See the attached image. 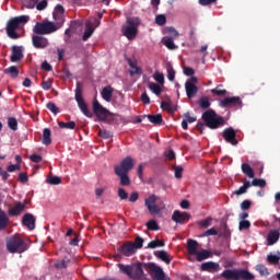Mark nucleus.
Instances as JSON below:
<instances>
[{"label":"nucleus","instance_id":"obj_61","mask_svg":"<svg viewBox=\"0 0 280 280\" xmlns=\"http://www.w3.org/2000/svg\"><path fill=\"white\" fill-rule=\"evenodd\" d=\"M175 178H183V166H173Z\"/></svg>","mask_w":280,"mask_h":280},{"label":"nucleus","instance_id":"obj_57","mask_svg":"<svg viewBox=\"0 0 280 280\" xmlns=\"http://www.w3.org/2000/svg\"><path fill=\"white\" fill-rule=\"evenodd\" d=\"M147 228L149 229V231H159V223H156L155 220H150L149 222H147Z\"/></svg>","mask_w":280,"mask_h":280},{"label":"nucleus","instance_id":"obj_3","mask_svg":"<svg viewBox=\"0 0 280 280\" xmlns=\"http://www.w3.org/2000/svg\"><path fill=\"white\" fill-rule=\"evenodd\" d=\"M221 277L225 280H255V275L246 269H225Z\"/></svg>","mask_w":280,"mask_h":280},{"label":"nucleus","instance_id":"obj_2","mask_svg":"<svg viewBox=\"0 0 280 280\" xmlns=\"http://www.w3.org/2000/svg\"><path fill=\"white\" fill-rule=\"evenodd\" d=\"M201 119L205 121V124L198 122L196 125V129L200 132V135H202L205 126L210 128V130H217V128H221V126H224V117L218 116V114L213 109L206 110L202 114Z\"/></svg>","mask_w":280,"mask_h":280},{"label":"nucleus","instance_id":"obj_42","mask_svg":"<svg viewBox=\"0 0 280 280\" xmlns=\"http://www.w3.org/2000/svg\"><path fill=\"white\" fill-rule=\"evenodd\" d=\"M200 108H203V110H207L211 106V102H209V97L203 96L198 102Z\"/></svg>","mask_w":280,"mask_h":280},{"label":"nucleus","instance_id":"obj_41","mask_svg":"<svg viewBox=\"0 0 280 280\" xmlns=\"http://www.w3.org/2000/svg\"><path fill=\"white\" fill-rule=\"evenodd\" d=\"M149 89L150 91H152V93H154V95L158 96L161 95V93H163V90L160 88V85L154 82L149 83Z\"/></svg>","mask_w":280,"mask_h":280},{"label":"nucleus","instance_id":"obj_64","mask_svg":"<svg viewBox=\"0 0 280 280\" xmlns=\"http://www.w3.org/2000/svg\"><path fill=\"white\" fill-rule=\"evenodd\" d=\"M30 161H32V163H40V161H43V156L34 153L30 155Z\"/></svg>","mask_w":280,"mask_h":280},{"label":"nucleus","instance_id":"obj_51","mask_svg":"<svg viewBox=\"0 0 280 280\" xmlns=\"http://www.w3.org/2000/svg\"><path fill=\"white\" fill-rule=\"evenodd\" d=\"M143 242H144L143 237L137 236L135 240V243H132L133 249L137 250L139 248H143Z\"/></svg>","mask_w":280,"mask_h":280},{"label":"nucleus","instance_id":"obj_45","mask_svg":"<svg viewBox=\"0 0 280 280\" xmlns=\"http://www.w3.org/2000/svg\"><path fill=\"white\" fill-rule=\"evenodd\" d=\"M163 43L167 49H176V44H174V39L172 37H164Z\"/></svg>","mask_w":280,"mask_h":280},{"label":"nucleus","instance_id":"obj_38","mask_svg":"<svg viewBox=\"0 0 280 280\" xmlns=\"http://www.w3.org/2000/svg\"><path fill=\"white\" fill-rule=\"evenodd\" d=\"M8 126L10 128V130H13L14 132H16V130H19V120H16L15 117H9Z\"/></svg>","mask_w":280,"mask_h":280},{"label":"nucleus","instance_id":"obj_40","mask_svg":"<svg viewBox=\"0 0 280 280\" xmlns=\"http://www.w3.org/2000/svg\"><path fill=\"white\" fill-rule=\"evenodd\" d=\"M4 73L7 75L10 74L11 78H19V68H16V66H11V67L4 69Z\"/></svg>","mask_w":280,"mask_h":280},{"label":"nucleus","instance_id":"obj_33","mask_svg":"<svg viewBox=\"0 0 280 280\" xmlns=\"http://www.w3.org/2000/svg\"><path fill=\"white\" fill-rule=\"evenodd\" d=\"M117 268H119V272H121V275H127V277L130 278V275L132 272V265H124L119 262L117 264Z\"/></svg>","mask_w":280,"mask_h":280},{"label":"nucleus","instance_id":"obj_24","mask_svg":"<svg viewBox=\"0 0 280 280\" xmlns=\"http://www.w3.org/2000/svg\"><path fill=\"white\" fill-rule=\"evenodd\" d=\"M95 32V26H93V22L86 21L85 22V31L82 36V40H89L93 33Z\"/></svg>","mask_w":280,"mask_h":280},{"label":"nucleus","instance_id":"obj_12","mask_svg":"<svg viewBox=\"0 0 280 280\" xmlns=\"http://www.w3.org/2000/svg\"><path fill=\"white\" fill-rule=\"evenodd\" d=\"M223 139L226 141V143H231V145H237L240 143L237 141V132H235V129L233 127L226 128L222 132Z\"/></svg>","mask_w":280,"mask_h":280},{"label":"nucleus","instance_id":"obj_29","mask_svg":"<svg viewBox=\"0 0 280 280\" xmlns=\"http://www.w3.org/2000/svg\"><path fill=\"white\" fill-rule=\"evenodd\" d=\"M52 16L55 21H62V16H65V7H62L61 4H57Z\"/></svg>","mask_w":280,"mask_h":280},{"label":"nucleus","instance_id":"obj_48","mask_svg":"<svg viewBox=\"0 0 280 280\" xmlns=\"http://www.w3.org/2000/svg\"><path fill=\"white\" fill-rule=\"evenodd\" d=\"M266 187V179H261V178H254L252 180L250 187Z\"/></svg>","mask_w":280,"mask_h":280},{"label":"nucleus","instance_id":"obj_43","mask_svg":"<svg viewBox=\"0 0 280 280\" xmlns=\"http://www.w3.org/2000/svg\"><path fill=\"white\" fill-rule=\"evenodd\" d=\"M165 246V243L161 240L151 241L148 244V248H163Z\"/></svg>","mask_w":280,"mask_h":280},{"label":"nucleus","instance_id":"obj_54","mask_svg":"<svg viewBox=\"0 0 280 280\" xmlns=\"http://www.w3.org/2000/svg\"><path fill=\"white\" fill-rule=\"evenodd\" d=\"M46 107L48 108V110H50V113H52L54 115H58V113H60V108H58V106H56L55 103H47Z\"/></svg>","mask_w":280,"mask_h":280},{"label":"nucleus","instance_id":"obj_49","mask_svg":"<svg viewBox=\"0 0 280 280\" xmlns=\"http://www.w3.org/2000/svg\"><path fill=\"white\" fill-rule=\"evenodd\" d=\"M213 222V218L208 217L201 221H199V226H201L202 229H207V226H211V223Z\"/></svg>","mask_w":280,"mask_h":280},{"label":"nucleus","instance_id":"obj_18","mask_svg":"<svg viewBox=\"0 0 280 280\" xmlns=\"http://www.w3.org/2000/svg\"><path fill=\"white\" fill-rule=\"evenodd\" d=\"M201 272H218L220 270V264L214 261H207L200 266Z\"/></svg>","mask_w":280,"mask_h":280},{"label":"nucleus","instance_id":"obj_4","mask_svg":"<svg viewBox=\"0 0 280 280\" xmlns=\"http://www.w3.org/2000/svg\"><path fill=\"white\" fill-rule=\"evenodd\" d=\"M30 248V245L25 243V240L19 235H13L7 238V250L10 253H25Z\"/></svg>","mask_w":280,"mask_h":280},{"label":"nucleus","instance_id":"obj_13","mask_svg":"<svg viewBox=\"0 0 280 280\" xmlns=\"http://www.w3.org/2000/svg\"><path fill=\"white\" fill-rule=\"evenodd\" d=\"M220 106L223 108H231V106L242 108V98H240V96L225 97L224 100L220 101Z\"/></svg>","mask_w":280,"mask_h":280},{"label":"nucleus","instance_id":"obj_27","mask_svg":"<svg viewBox=\"0 0 280 280\" xmlns=\"http://www.w3.org/2000/svg\"><path fill=\"white\" fill-rule=\"evenodd\" d=\"M113 86L110 85L103 88L101 95L105 102H110V100H113Z\"/></svg>","mask_w":280,"mask_h":280},{"label":"nucleus","instance_id":"obj_22","mask_svg":"<svg viewBox=\"0 0 280 280\" xmlns=\"http://www.w3.org/2000/svg\"><path fill=\"white\" fill-rule=\"evenodd\" d=\"M279 237H280L279 230H270L267 236L268 246H275V244L279 242Z\"/></svg>","mask_w":280,"mask_h":280},{"label":"nucleus","instance_id":"obj_19","mask_svg":"<svg viewBox=\"0 0 280 280\" xmlns=\"http://www.w3.org/2000/svg\"><path fill=\"white\" fill-rule=\"evenodd\" d=\"M11 51L12 54H11L10 60L12 62H19V60H23V47L12 46Z\"/></svg>","mask_w":280,"mask_h":280},{"label":"nucleus","instance_id":"obj_31","mask_svg":"<svg viewBox=\"0 0 280 280\" xmlns=\"http://www.w3.org/2000/svg\"><path fill=\"white\" fill-rule=\"evenodd\" d=\"M151 124H154L155 126H161L163 124V115H145Z\"/></svg>","mask_w":280,"mask_h":280},{"label":"nucleus","instance_id":"obj_16","mask_svg":"<svg viewBox=\"0 0 280 280\" xmlns=\"http://www.w3.org/2000/svg\"><path fill=\"white\" fill-rule=\"evenodd\" d=\"M191 214L188 212H180L179 210H175L172 215L173 222L176 224H185V222H189Z\"/></svg>","mask_w":280,"mask_h":280},{"label":"nucleus","instance_id":"obj_14","mask_svg":"<svg viewBox=\"0 0 280 280\" xmlns=\"http://www.w3.org/2000/svg\"><path fill=\"white\" fill-rule=\"evenodd\" d=\"M32 43H33V47H35V49H45V48L49 47V39H47V37H44L40 35H33Z\"/></svg>","mask_w":280,"mask_h":280},{"label":"nucleus","instance_id":"obj_52","mask_svg":"<svg viewBox=\"0 0 280 280\" xmlns=\"http://www.w3.org/2000/svg\"><path fill=\"white\" fill-rule=\"evenodd\" d=\"M256 270L261 277H268V275H270V272H268V268L264 265H257Z\"/></svg>","mask_w":280,"mask_h":280},{"label":"nucleus","instance_id":"obj_44","mask_svg":"<svg viewBox=\"0 0 280 280\" xmlns=\"http://www.w3.org/2000/svg\"><path fill=\"white\" fill-rule=\"evenodd\" d=\"M222 86H223L222 84L217 85V89H212L211 93L213 95H218L219 97L226 95L228 92L226 90H222Z\"/></svg>","mask_w":280,"mask_h":280},{"label":"nucleus","instance_id":"obj_20","mask_svg":"<svg viewBox=\"0 0 280 280\" xmlns=\"http://www.w3.org/2000/svg\"><path fill=\"white\" fill-rule=\"evenodd\" d=\"M185 90H186V95L189 100H191L192 97H196V95L198 94V86L194 84L191 81H186Z\"/></svg>","mask_w":280,"mask_h":280},{"label":"nucleus","instance_id":"obj_26","mask_svg":"<svg viewBox=\"0 0 280 280\" xmlns=\"http://www.w3.org/2000/svg\"><path fill=\"white\" fill-rule=\"evenodd\" d=\"M187 252L188 255H197L198 254V242L194 240L187 241Z\"/></svg>","mask_w":280,"mask_h":280},{"label":"nucleus","instance_id":"obj_1","mask_svg":"<svg viewBox=\"0 0 280 280\" xmlns=\"http://www.w3.org/2000/svg\"><path fill=\"white\" fill-rule=\"evenodd\" d=\"M135 167V160L132 156H126L121 160L120 164L114 166V173L118 176L121 187H130V170Z\"/></svg>","mask_w":280,"mask_h":280},{"label":"nucleus","instance_id":"obj_6","mask_svg":"<svg viewBox=\"0 0 280 280\" xmlns=\"http://www.w3.org/2000/svg\"><path fill=\"white\" fill-rule=\"evenodd\" d=\"M156 200H159L156 195H150L144 200V206L147 207L150 215H159V213L165 209V203L162 202L160 206H158Z\"/></svg>","mask_w":280,"mask_h":280},{"label":"nucleus","instance_id":"obj_9","mask_svg":"<svg viewBox=\"0 0 280 280\" xmlns=\"http://www.w3.org/2000/svg\"><path fill=\"white\" fill-rule=\"evenodd\" d=\"M132 271L129 279L132 280H148L145 272H143V265L141 262L131 264Z\"/></svg>","mask_w":280,"mask_h":280},{"label":"nucleus","instance_id":"obj_21","mask_svg":"<svg viewBox=\"0 0 280 280\" xmlns=\"http://www.w3.org/2000/svg\"><path fill=\"white\" fill-rule=\"evenodd\" d=\"M25 211V203L22 202H16L14 205V207H12L11 209H9L8 213L11 217H16V215H21V213Z\"/></svg>","mask_w":280,"mask_h":280},{"label":"nucleus","instance_id":"obj_5","mask_svg":"<svg viewBox=\"0 0 280 280\" xmlns=\"http://www.w3.org/2000/svg\"><path fill=\"white\" fill-rule=\"evenodd\" d=\"M141 24V20L139 18H129L127 19V25L122 28V34L128 38V40H133L137 38V28Z\"/></svg>","mask_w":280,"mask_h":280},{"label":"nucleus","instance_id":"obj_63","mask_svg":"<svg viewBox=\"0 0 280 280\" xmlns=\"http://www.w3.org/2000/svg\"><path fill=\"white\" fill-rule=\"evenodd\" d=\"M250 205H252L250 200L245 199V200H243V202L241 203V209H242L243 211H248V209H250Z\"/></svg>","mask_w":280,"mask_h":280},{"label":"nucleus","instance_id":"obj_46","mask_svg":"<svg viewBox=\"0 0 280 280\" xmlns=\"http://www.w3.org/2000/svg\"><path fill=\"white\" fill-rule=\"evenodd\" d=\"M46 183H48V185H60L62 183V178L59 176H48Z\"/></svg>","mask_w":280,"mask_h":280},{"label":"nucleus","instance_id":"obj_23","mask_svg":"<svg viewBox=\"0 0 280 280\" xmlns=\"http://www.w3.org/2000/svg\"><path fill=\"white\" fill-rule=\"evenodd\" d=\"M151 272L154 273V279L156 280H165V272H163V269L154 264L150 265Z\"/></svg>","mask_w":280,"mask_h":280},{"label":"nucleus","instance_id":"obj_11","mask_svg":"<svg viewBox=\"0 0 280 280\" xmlns=\"http://www.w3.org/2000/svg\"><path fill=\"white\" fill-rule=\"evenodd\" d=\"M16 30H19V23L16 22L15 18H13L7 23V35L9 38H12L13 40L21 38V35L16 33Z\"/></svg>","mask_w":280,"mask_h":280},{"label":"nucleus","instance_id":"obj_7","mask_svg":"<svg viewBox=\"0 0 280 280\" xmlns=\"http://www.w3.org/2000/svg\"><path fill=\"white\" fill-rule=\"evenodd\" d=\"M77 104L80 108V110L85 115V117H93V113L89 110V106L84 102V97H82V83L77 82V89H75V94H74Z\"/></svg>","mask_w":280,"mask_h":280},{"label":"nucleus","instance_id":"obj_30","mask_svg":"<svg viewBox=\"0 0 280 280\" xmlns=\"http://www.w3.org/2000/svg\"><path fill=\"white\" fill-rule=\"evenodd\" d=\"M154 256L158 257V259H161V261H164V264L170 265L172 262L170 256L167 255V252L165 250H156L154 252Z\"/></svg>","mask_w":280,"mask_h":280},{"label":"nucleus","instance_id":"obj_25","mask_svg":"<svg viewBox=\"0 0 280 280\" xmlns=\"http://www.w3.org/2000/svg\"><path fill=\"white\" fill-rule=\"evenodd\" d=\"M8 224H10V218H8L5 211L0 210V231H5Z\"/></svg>","mask_w":280,"mask_h":280},{"label":"nucleus","instance_id":"obj_60","mask_svg":"<svg viewBox=\"0 0 280 280\" xmlns=\"http://www.w3.org/2000/svg\"><path fill=\"white\" fill-rule=\"evenodd\" d=\"M119 200H128V192L124 188H118Z\"/></svg>","mask_w":280,"mask_h":280},{"label":"nucleus","instance_id":"obj_35","mask_svg":"<svg viewBox=\"0 0 280 280\" xmlns=\"http://www.w3.org/2000/svg\"><path fill=\"white\" fill-rule=\"evenodd\" d=\"M250 187V182L245 180L243 186H241L237 190H234L235 196H242L246 194Z\"/></svg>","mask_w":280,"mask_h":280},{"label":"nucleus","instance_id":"obj_47","mask_svg":"<svg viewBox=\"0 0 280 280\" xmlns=\"http://www.w3.org/2000/svg\"><path fill=\"white\" fill-rule=\"evenodd\" d=\"M280 260V253L278 255H268L267 256V261H269L272 266H277Z\"/></svg>","mask_w":280,"mask_h":280},{"label":"nucleus","instance_id":"obj_55","mask_svg":"<svg viewBox=\"0 0 280 280\" xmlns=\"http://www.w3.org/2000/svg\"><path fill=\"white\" fill-rule=\"evenodd\" d=\"M155 23L156 25L163 26L165 23H167V18H165L163 14H159L155 16Z\"/></svg>","mask_w":280,"mask_h":280},{"label":"nucleus","instance_id":"obj_53","mask_svg":"<svg viewBox=\"0 0 280 280\" xmlns=\"http://www.w3.org/2000/svg\"><path fill=\"white\" fill-rule=\"evenodd\" d=\"M153 78H154L155 82H158V84H165V75H163V73L155 72L153 74Z\"/></svg>","mask_w":280,"mask_h":280},{"label":"nucleus","instance_id":"obj_56","mask_svg":"<svg viewBox=\"0 0 280 280\" xmlns=\"http://www.w3.org/2000/svg\"><path fill=\"white\" fill-rule=\"evenodd\" d=\"M238 229L241 231H247V229H250V221L248 220H241L238 223Z\"/></svg>","mask_w":280,"mask_h":280},{"label":"nucleus","instance_id":"obj_36","mask_svg":"<svg viewBox=\"0 0 280 280\" xmlns=\"http://www.w3.org/2000/svg\"><path fill=\"white\" fill-rule=\"evenodd\" d=\"M69 264H71V259L66 257L62 260H58L55 264V268H57L58 270H62V269L67 268L69 266Z\"/></svg>","mask_w":280,"mask_h":280},{"label":"nucleus","instance_id":"obj_34","mask_svg":"<svg viewBox=\"0 0 280 280\" xmlns=\"http://www.w3.org/2000/svg\"><path fill=\"white\" fill-rule=\"evenodd\" d=\"M195 255L197 257V261H205V259H210V257H212L211 252H209L207 249L197 252V254H195Z\"/></svg>","mask_w":280,"mask_h":280},{"label":"nucleus","instance_id":"obj_39","mask_svg":"<svg viewBox=\"0 0 280 280\" xmlns=\"http://www.w3.org/2000/svg\"><path fill=\"white\" fill-rule=\"evenodd\" d=\"M166 71L170 82H174V80L176 79V71L174 70V67H172V63H167Z\"/></svg>","mask_w":280,"mask_h":280},{"label":"nucleus","instance_id":"obj_58","mask_svg":"<svg viewBox=\"0 0 280 280\" xmlns=\"http://www.w3.org/2000/svg\"><path fill=\"white\" fill-rule=\"evenodd\" d=\"M161 108H162V110H168V113H174V109H172V103H170L167 101L161 102Z\"/></svg>","mask_w":280,"mask_h":280},{"label":"nucleus","instance_id":"obj_59","mask_svg":"<svg viewBox=\"0 0 280 280\" xmlns=\"http://www.w3.org/2000/svg\"><path fill=\"white\" fill-rule=\"evenodd\" d=\"M52 84H54V79H48L47 81H44L42 83V89L44 91H49V89H51Z\"/></svg>","mask_w":280,"mask_h":280},{"label":"nucleus","instance_id":"obj_15","mask_svg":"<svg viewBox=\"0 0 280 280\" xmlns=\"http://www.w3.org/2000/svg\"><path fill=\"white\" fill-rule=\"evenodd\" d=\"M119 255H124V257H130L137 253L135 249V244L132 242H126L120 247H118Z\"/></svg>","mask_w":280,"mask_h":280},{"label":"nucleus","instance_id":"obj_32","mask_svg":"<svg viewBox=\"0 0 280 280\" xmlns=\"http://www.w3.org/2000/svg\"><path fill=\"white\" fill-rule=\"evenodd\" d=\"M42 143H43L44 145H51V129L45 128V129L43 130Z\"/></svg>","mask_w":280,"mask_h":280},{"label":"nucleus","instance_id":"obj_62","mask_svg":"<svg viewBox=\"0 0 280 280\" xmlns=\"http://www.w3.org/2000/svg\"><path fill=\"white\" fill-rule=\"evenodd\" d=\"M18 22V25H21V23L25 24L27 21H30V18L27 15H20L14 18Z\"/></svg>","mask_w":280,"mask_h":280},{"label":"nucleus","instance_id":"obj_17","mask_svg":"<svg viewBox=\"0 0 280 280\" xmlns=\"http://www.w3.org/2000/svg\"><path fill=\"white\" fill-rule=\"evenodd\" d=\"M22 224L27 226L30 231H34L36 229V219L32 213H26L22 218Z\"/></svg>","mask_w":280,"mask_h":280},{"label":"nucleus","instance_id":"obj_8","mask_svg":"<svg viewBox=\"0 0 280 280\" xmlns=\"http://www.w3.org/2000/svg\"><path fill=\"white\" fill-rule=\"evenodd\" d=\"M58 30L56 27V24L52 22H37L35 26L33 27L34 34H39L40 36L45 34H54Z\"/></svg>","mask_w":280,"mask_h":280},{"label":"nucleus","instance_id":"obj_10","mask_svg":"<svg viewBox=\"0 0 280 280\" xmlns=\"http://www.w3.org/2000/svg\"><path fill=\"white\" fill-rule=\"evenodd\" d=\"M93 112L101 121H106L108 115H110V112L102 106L97 100L93 102Z\"/></svg>","mask_w":280,"mask_h":280},{"label":"nucleus","instance_id":"obj_50","mask_svg":"<svg viewBox=\"0 0 280 280\" xmlns=\"http://www.w3.org/2000/svg\"><path fill=\"white\" fill-rule=\"evenodd\" d=\"M98 137L102 139H110L113 137V132L106 129H98Z\"/></svg>","mask_w":280,"mask_h":280},{"label":"nucleus","instance_id":"obj_37","mask_svg":"<svg viewBox=\"0 0 280 280\" xmlns=\"http://www.w3.org/2000/svg\"><path fill=\"white\" fill-rule=\"evenodd\" d=\"M59 128H65L66 130H75V121L71 120L68 122L58 121Z\"/></svg>","mask_w":280,"mask_h":280},{"label":"nucleus","instance_id":"obj_28","mask_svg":"<svg viewBox=\"0 0 280 280\" xmlns=\"http://www.w3.org/2000/svg\"><path fill=\"white\" fill-rule=\"evenodd\" d=\"M241 170L243 174H245V176H247L248 178H255V171L253 170V167H250V164L243 163Z\"/></svg>","mask_w":280,"mask_h":280}]
</instances>
